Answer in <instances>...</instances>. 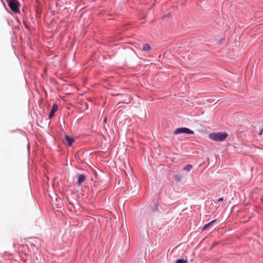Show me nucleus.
<instances>
[{"label":"nucleus","mask_w":263,"mask_h":263,"mask_svg":"<svg viewBox=\"0 0 263 263\" xmlns=\"http://www.w3.org/2000/svg\"><path fill=\"white\" fill-rule=\"evenodd\" d=\"M262 130H261L260 131V133H259V135H260H260H262Z\"/></svg>","instance_id":"obj_14"},{"label":"nucleus","mask_w":263,"mask_h":263,"mask_svg":"<svg viewBox=\"0 0 263 263\" xmlns=\"http://www.w3.org/2000/svg\"><path fill=\"white\" fill-rule=\"evenodd\" d=\"M6 1L9 7L13 12L18 13L20 11V4L16 0H6Z\"/></svg>","instance_id":"obj_2"},{"label":"nucleus","mask_w":263,"mask_h":263,"mask_svg":"<svg viewBox=\"0 0 263 263\" xmlns=\"http://www.w3.org/2000/svg\"><path fill=\"white\" fill-rule=\"evenodd\" d=\"M174 134L177 135L181 133H185L189 134H193L194 131L185 127L177 128L174 132Z\"/></svg>","instance_id":"obj_3"},{"label":"nucleus","mask_w":263,"mask_h":263,"mask_svg":"<svg viewBox=\"0 0 263 263\" xmlns=\"http://www.w3.org/2000/svg\"><path fill=\"white\" fill-rule=\"evenodd\" d=\"M228 136L226 133H215L210 134L209 137L211 139L215 141H222L224 140Z\"/></svg>","instance_id":"obj_1"},{"label":"nucleus","mask_w":263,"mask_h":263,"mask_svg":"<svg viewBox=\"0 0 263 263\" xmlns=\"http://www.w3.org/2000/svg\"><path fill=\"white\" fill-rule=\"evenodd\" d=\"M142 49L144 51H149L151 50V47L149 45L145 44L143 45Z\"/></svg>","instance_id":"obj_8"},{"label":"nucleus","mask_w":263,"mask_h":263,"mask_svg":"<svg viewBox=\"0 0 263 263\" xmlns=\"http://www.w3.org/2000/svg\"><path fill=\"white\" fill-rule=\"evenodd\" d=\"M187 261L183 259H178L175 263H187Z\"/></svg>","instance_id":"obj_10"},{"label":"nucleus","mask_w":263,"mask_h":263,"mask_svg":"<svg viewBox=\"0 0 263 263\" xmlns=\"http://www.w3.org/2000/svg\"><path fill=\"white\" fill-rule=\"evenodd\" d=\"M86 179L85 176L83 174L79 175L78 176V183L81 185Z\"/></svg>","instance_id":"obj_5"},{"label":"nucleus","mask_w":263,"mask_h":263,"mask_svg":"<svg viewBox=\"0 0 263 263\" xmlns=\"http://www.w3.org/2000/svg\"><path fill=\"white\" fill-rule=\"evenodd\" d=\"M65 140L69 146H71L74 142L73 139L67 135L65 136Z\"/></svg>","instance_id":"obj_6"},{"label":"nucleus","mask_w":263,"mask_h":263,"mask_svg":"<svg viewBox=\"0 0 263 263\" xmlns=\"http://www.w3.org/2000/svg\"><path fill=\"white\" fill-rule=\"evenodd\" d=\"M58 106L57 104L54 103L53 104L52 109H51L50 113L49 114V118H51L54 116L55 112L58 110Z\"/></svg>","instance_id":"obj_4"},{"label":"nucleus","mask_w":263,"mask_h":263,"mask_svg":"<svg viewBox=\"0 0 263 263\" xmlns=\"http://www.w3.org/2000/svg\"><path fill=\"white\" fill-rule=\"evenodd\" d=\"M193 166L192 165L187 164L183 168V170L187 172H190Z\"/></svg>","instance_id":"obj_9"},{"label":"nucleus","mask_w":263,"mask_h":263,"mask_svg":"<svg viewBox=\"0 0 263 263\" xmlns=\"http://www.w3.org/2000/svg\"><path fill=\"white\" fill-rule=\"evenodd\" d=\"M174 178L177 181H180L181 180V176L178 175H176L174 176Z\"/></svg>","instance_id":"obj_11"},{"label":"nucleus","mask_w":263,"mask_h":263,"mask_svg":"<svg viewBox=\"0 0 263 263\" xmlns=\"http://www.w3.org/2000/svg\"><path fill=\"white\" fill-rule=\"evenodd\" d=\"M261 202L263 203V196L262 197L261 199Z\"/></svg>","instance_id":"obj_15"},{"label":"nucleus","mask_w":263,"mask_h":263,"mask_svg":"<svg viewBox=\"0 0 263 263\" xmlns=\"http://www.w3.org/2000/svg\"><path fill=\"white\" fill-rule=\"evenodd\" d=\"M223 200V198H220L219 199H218L217 201L218 202H221V201H222Z\"/></svg>","instance_id":"obj_12"},{"label":"nucleus","mask_w":263,"mask_h":263,"mask_svg":"<svg viewBox=\"0 0 263 263\" xmlns=\"http://www.w3.org/2000/svg\"><path fill=\"white\" fill-rule=\"evenodd\" d=\"M216 221V220H214L209 223L205 224L202 228V231H203L206 229H208L209 228H210L213 224H214Z\"/></svg>","instance_id":"obj_7"},{"label":"nucleus","mask_w":263,"mask_h":263,"mask_svg":"<svg viewBox=\"0 0 263 263\" xmlns=\"http://www.w3.org/2000/svg\"><path fill=\"white\" fill-rule=\"evenodd\" d=\"M106 122H107V117H105V118H104V122L105 123H106Z\"/></svg>","instance_id":"obj_13"},{"label":"nucleus","mask_w":263,"mask_h":263,"mask_svg":"<svg viewBox=\"0 0 263 263\" xmlns=\"http://www.w3.org/2000/svg\"><path fill=\"white\" fill-rule=\"evenodd\" d=\"M216 244H217L216 242L214 243V245H213V246H215Z\"/></svg>","instance_id":"obj_16"},{"label":"nucleus","mask_w":263,"mask_h":263,"mask_svg":"<svg viewBox=\"0 0 263 263\" xmlns=\"http://www.w3.org/2000/svg\"><path fill=\"white\" fill-rule=\"evenodd\" d=\"M262 127H263V125H262Z\"/></svg>","instance_id":"obj_17"}]
</instances>
